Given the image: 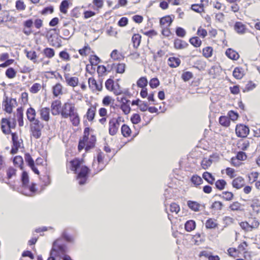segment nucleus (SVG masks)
<instances>
[{"label":"nucleus","instance_id":"obj_11","mask_svg":"<svg viewBox=\"0 0 260 260\" xmlns=\"http://www.w3.org/2000/svg\"><path fill=\"white\" fill-rule=\"evenodd\" d=\"M103 158V154L100 153L97 156V161L94 160L93 162L92 167L96 173L102 171L104 168Z\"/></svg>","mask_w":260,"mask_h":260},{"label":"nucleus","instance_id":"obj_22","mask_svg":"<svg viewBox=\"0 0 260 260\" xmlns=\"http://www.w3.org/2000/svg\"><path fill=\"white\" fill-rule=\"evenodd\" d=\"M180 63L181 60L179 58L171 57L168 59V64L171 68H176L180 65Z\"/></svg>","mask_w":260,"mask_h":260},{"label":"nucleus","instance_id":"obj_4","mask_svg":"<svg viewBox=\"0 0 260 260\" xmlns=\"http://www.w3.org/2000/svg\"><path fill=\"white\" fill-rule=\"evenodd\" d=\"M16 124V121L14 118L9 119L3 118L1 120V129L5 134L11 133V129L14 128Z\"/></svg>","mask_w":260,"mask_h":260},{"label":"nucleus","instance_id":"obj_47","mask_svg":"<svg viewBox=\"0 0 260 260\" xmlns=\"http://www.w3.org/2000/svg\"><path fill=\"white\" fill-rule=\"evenodd\" d=\"M16 74L15 71L12 68H8L6 71V76L10 79L14 78L16 76Z\"/></svg>","mask_w":260,"mask_h":260},{"label":"nucleus","instance_id":"obj_54","mask_svg":"<svg viewBox=\"0 0 260 260\" xmlns=\"http://www.w3.org/2000/svg\"><path fill=\"white\" fill-rule=\"evenodd\" d=\"M62 237L68 242L73 243L74 241V238L72 236L68 235L66 231L62 234Z\"/></svg>","mask_w":260,"mask_h":260},{"label":"nucleus","instance_id":"obj_31","mask_svg":"<svg viewBox=\"0 0 260 260\" xmlns=\"http://www.w3.org/2000/svg\"><path fill=\"white\" fill-rule=\"evenodd\" d=\"M203 178L210 184H213L215 181L214 177L208 172H205L203 174Z\"/></svg>","mask_w":260,"mask_h":260},{"label":"nucleus","instance_id":"obj_35","mask_svg":"<svg viewBox=\"0 0 260 260\" xmlns=\"http://www.w3.org/2000/svg\"><path fill=\"white\" fill-rule=\"evenodd\" d=\"M62 87L60 83H57L53 87V93L55 96H57L62 93Z\"/></svg>","mask_w":260,"mask_h":260},{"label":"nucleus","instance_id":"obj_28","mask_svg":"<svg viewBox=\"0 0 260 260\" xmlns=\"http://www.w3.org/2000/svg\"><path fill=\"white\" fill-rule=\"evenodd\" d=\"M188 207L192 211L198 212L200 211L201 205L197 202L188 201L187 202Z\"/></svg>","mask_w":260,"mask_h":260},{"label":"nucleus","instance_id":"obj_50","mask_svg":"<svg viewBox=\"0 0 260 260\" xmlns=\"http://www.w3.org/2000/svg\"><path fill=\"white\" fill-rule=\"evenodd\" d=\"M26 6L22 0L17 1L16 2V8L19 11H23L25 9Z\"/></svg>","mask_w":260,"mask_h":260},{"label":"nucleus","instance_id":"obj_55","mask_svg":"<svg viewBox=\"0 0 260 260\" xmlns=\"http://www.w3.org/2000/svg\"><path fill=\"white\" fill-rule=\"evenodd\" d=\"M193 77V75L191 72H185L182 74V79L185 82L188 81Z\"/></svg>","mask_w":260,"mask_h":260},{"label":"nucleus","instance_id":"obj_43","mask_svg":"<svg viewBox=\"0 0 260 260\" xmlns=\"http://www.w3.org/2000/svg\"><path fill=\"white\" fill-rule=\"evenodd\" d=\"M43 53L47 57L49 58L53 57L55 54L54 50L50 48H46L44 49Z\"/></svg>","mask_w":260,"mask_h":260},{"label":"nucleus","instance_id":"obj_52","mask_svg":"<svg viewBox=\"0 0 260 260\" xmlns=\"http://www.w3.org/2000/svg\"><path fill=\"white\" fill-rule=\"evenodd\" d=\"M41 88V85L39 83H36L30 87L29 90L32 93H37Z\"/></svg>","mask_w":260,"mask_h":260},{"label":"nucleus","instance_id":"obj_9","mask_svg":"<svg viewBox=\"0 0 260 260\" xmlns=\"http://www.w3.org/2000/svg\"><path fill=\"white\" fill-rule=\"evenodd\" d=\"M76 109L74 104L70 103H66L62 107L60 114L62 118H68L69 117L68 115H71L72 112H73Z\"/></svg>","mask_w":260,"mask_h":260},{"label":"nucleus","instance_id":"obj_60","mask_svg":"<svg viewBox=\"0 0 260 260\" xmlns=\"http://www.w3.org/2000/svg\"><path fill=\"white\" fill-rule=\"evenodd\" d=\"M240 225L241 228L245 231H251V228H250V225L247 222H241L240 223Z\"/></svg>","mask_w":260,"mask_h":260},{"label":"nucleus","instance_id":"obj_1","mask_svg":"<svg viewBox=\"0 0 260 260\" xmlns=\"http://www.w3.org/2000/svg\"><path fill=\"white\" fill-rule=\"evenodd\" d=\"M67 252V247L62 243L61 239H58L54 242L50 252V257L47 260H55V256L59 253H64Z\"/></svg>","mask_w":260,"mask_h":260},{"label":"nucleus","instance_id":"obj_12","mask_svg":"<svg viewBox=\"0 0 260 260\" xmlns=\"http://www.w3.org/2000/svg\"><path fill=\"white\" fill-rule=\"evenodd\" d=\"M249 132L248 127L243 124L238 125L236 127V133L239 137L245 138L247 137Z\"/></svg>","mask_w":260,"mask_h":260},{"label":"nucleus","instance_id":"obj_6","mask_svg":"<svg viewBox=\"0 0 260 260\" xmlns=\"http://www.w3.org/2000/svg\"><path fill=\"white\" fill-rule=\"evenodd\" d=\"M95 141V137L93 135H91L90 136V140L89 141L84 140L83 139L82 140H80L78 145V149L79 150H81L85 148L86 151H88L94 146Z\"/></svg>","mask_w":260,"mask_h":260},{"label":"nucleus","instance_id":"obj_39","mask_svg":"<svg viewBox=\"0 0 260 260\" xmlns=\"http://www.w3.org/2000/svg\"><path fill=\"white\" fill-rule=\"evenodd\" d=\"M189 42L195 47H200L202 44L201 40L198 37H192L190 38L189 39Z\"/></svg>","mask_w":260,"mask_h":260},{"label":"nucleus","instance_id":"obj_10","mask_svg":"<svg viewBox=\"0 0 260 260\" xmlns=\"http://www.w3.org/2000/svg\"><path fill=\"white\" fill-rule=\"evenodd\" d=\"M12 140L13 141V146L11 150V153L14 154L17 152V151L21 147L22 140L19 139L16 133L12 134Z\"/></svg>","mask_w":260,"mask_h":260},{"label":"nucleus","instance_id":"obj_16","mask_svg":"<svg viewBox=\"0 0 260 260\" xmlns=\"http://www.w3.org/2000/svg\"><path fill=\"white\" fill-rule=\"evenodd\" d=\"M64 78L68 85L75 87L78 84V78L76 77H70L69 74H65Z\"/></svg>","mask_w":260,"mask_h":260},{"label":"nucleus","instance_id":"obj_7","mask_svg":"<svg viewBox=\"0 0 260 260\" xmlns=\"http://www.w3.org/2000/svg\"><path fill=\"white\" fill-rule=\"evenodd\" d=\"M2 105L6 112L11 113L13 109L17 106V101L15 99L9 98L6 96L3 102Z\"/></svg>","mask_w":260,"mask_h":260},{"label":"nucleus","instance_id":"obj_32","mask_svg":"<svg viewBox=\"0 0 260 260\" xmlns=\"http://www.w3.org/2000/svg\"><path fill=\"white\" fill-rule=\"evenodd\" d=\"M233 75L235 78L240 79L244 75V71L242 68L237 67L234 69Z\"/></svg>","mask_w":260,"mask_h":260},{"label":"nucleus","instance_id":"obj_61","mask_svg":"<svg viewBox=\"0 0 260 260\" xmlns=\"http://www.w3.org/2000/svg\"><path fill=\"white\" fill-rule=\"evenodd\" d=\"M149 85L152 88H156L159 85V81L156 78H153L150 81Z\"/></svg>","mask_w":260,"mask_h":260},{"label":"nucleus","instance_id":"obj_19","mask_svg":"<svg viewBox=\"0 0 260 260\" xmlns=\"http://www.w3.org/2000/svg\"><path fill=\"white\" fill-rule=\"evenodd\" d=\"M245 184L244 179L242 177H238L234 179L232 181V186L236 189L242 188Z\"/></svg>","mask_w":260,"mask_h":260},{"label":"nucleus","instance_id":"obj_2","mask_svg":"<svg viewBox=\"0 0 260 260\" xmlns=\"http://www.w3.org/2000/svg\"><path fill=\"white\" fill-rule=\"evenodd\" d=\"M21 181L24 189L22 193L27 196H31L36 191V184L32 183L30 186H28L29 177L27 173L24 171L21 175Z\"/></svg>","mask_w":260,"mask_h":260},{"label":"nucleus","instance_id":"obj_21","mask_svg":"<svg viewBox=\"0 0 260 260\" xmlns=\"http://www.w3.org/2000/svg\"><path fill=\"white\" fill-rule=\"evenodd\" d=\"M218 196L226 201H231L234 197L233 192L228 191H223L221 194H219Z\"/></svg>","mask_w":260,"mask_h":260},{"label":"nucleus","instance_id":"obj_5","mask_svg":"<svg viewBox=\"0 0 260 260\" xmlns=\"http://www.w3.org/2000/svg\"><path fill=\"white\" fill-rule=\"evenodd\" d=\"M123 120L121 117L113 118L109 121V133L111 136H114L118 132L120 124Z\"/></svg>","mask_w":260,"mask_h":260},{"label":"nucleus","instance_id":"obj_25","mask_svg":"<svg viewBox=\"0 0 260 260\" xmlns=\"http://www.w3.org/2000/svg\"><path fill=\"white\" fill-rule=\"evenodd\" d=\"M16 117L17 118L19 125L20 126H22L23 125V112L22 107L17 108Z\"/></svg>","mask_w":260,"mask_h":260},{"label":"nucleus","instance_id":"obj_62","mask_svg":"<svg viewBox=\"0 0 260 260\" xmlns=\"http://www.w3.org/2000/svg\"><path fill=\"white\" fill-rule=\"evenodd\" d=\"M197 35L203 38H204L207 36V32L206 29L203 28L201 26H200L198 29Z\"/></svg>","mask_w":260,"mask_h":260},{"label":"nucleus","instance_id":"obj_14","mask_svg":"<svg viewBox=\"0 0 260 260\" xmlns=\"http://www.w3.org/2000/svg\"><path fill=\"white\" fill-rule=\"evenodd\" d=\"M61 107V102L59 100H55L52 102L51 108V112L53 115H59L61 111L60 108Z\"/></svg>","mask_w":260,"mask_h":260},{"label":"nucleus","instance_id":"obj_56","mask_svg":"<svg viewBox=\"0 0 260 260\" xmlns=\"http://www.w3.org/2000/svg\"><path fill=\"white\" fill-rule=\"evenodd\" d=\"M24 159L25 161L27 163L28 165L30 166H32L34 165V161L32 158L31 155L29 153H26L24 156Z\"/></svg>","mask_w":260,"mask_h":260},{"label":"nucleus","instance_id":"obj_51","mask_svg":"<svg viewBox=\"0 0 260 260\" xmlns=\"http://www.w3.org/2000/svg\"><path fill=\"white\" fill-rule=\"evenodd\" d=\"M147 80L145 77H141L137 81V85L140 87L144 88L147 85Z\"/></svg>","mask_w":260,"mask_h":260},{"label":"nucleus","instance_id":"obj_8","mask_svg":"<svg viewBox=\"0 0 260 260\" xmlns=\"http://www.w3.org/2000/svg\"><path fill=\"white\" fill-rule=\"evenodd\" d=\"M89 172V169L87 167L82 166L81 167L80 172L77 176V179L80 185H83L86 183Z\"/></svg>","mask_w":260,"mask_h":260},{"label":"nucleus","instance_id":"obj_23","mask_svg":"<svg viewBox=\"0 0 260 260\" xmlns=\"http://www.w3.org/2000/svg\"><path fill=\"white\" fill-rule=\"evenodd\" d=\"M188 44L184 41L176 39L174 41V47L177 49H183L186 48Z\"/></svg>","mask_w":260,"mask_h":260},{"label":"nucleus","instance_id":"obj_20","mask_svg":"<svg viewBox=\"0 0 260 260\" xmlns=\"http://www.w3.org/2000/svg\"><path fill=\"white\" fill-rule=\"evenodd\" d=\"M26 114L27 119L30 122L38 119L36 118V112L35 110L32 107H30L27 109Z\"/></svg>","mask_w":260,"mask_h":260},{"label":"nucleus","instance_id":"obj_41","mask_svg":"<svg viewBox=\"0 0 260 260\" xmlns=\"http://www.w3.org/2000/svg\"><path fill=\"white\" fill-rule=\"evenodd\" d=\"M121 133L124 137H127L130 136L131 130L127 125L123 124L121 126Z\"/></svg>","mask_w":260,"mask_h":260},{"label":"nucleus","instance_id":"obj_58","mask_svg":"<svg viewBox=\"0 0 260 260\" xmlns=\"http://www.w3.org/2000/svg\"><path fill=\"white\" fill-rule=\"evenodd\" d=\"M176 35L179 37L183 38L186 35V31L181 27H178L176 29Z\"/></svg>","mask_w":260,"mask_h":260},{"label":"nucleus","instance_id":"obj_63","mask_svg":"<svg viewBox=\"0 0 260 260\" xmlns=\"http://www.w3.org/2000/svg\"><path fill=\"white\" fill-rule=\"evenodd\" d=\"M131 120L133 124H138L141 121V118L138 114H134L132 116Z\"/></svg>","mask_w":260,"mask_h":260},{"label":"nucleus","instance_id":"obj_29","mask_svg":"<svg viewBox=\"0 0 260 260\" xmlns=\"http://www.w3.org/2000/svg\"><path fill=\"white\" fill-rule=\"evenodd\" d=\"M234 28L238 34H243L245 32V26L242 22H237L235 24Z\"/></svg>","mask_w":260,"mask_h":260},{"label":"nucleus","instance_id":"obj_30","mask_svg":"<svg viewBox=\"0 0 260 260\" xmlns=\"http://www.w3.org/2000/svg\"><path fill=\"white\" fill-rule=\"evenodd\" d=\"M218 223L216 220L214 218H209L205 223V226L208 229H214L217 227Z\"/></svg>","mask_w":260,"mask_h":260},{"label":"nucleus","instance_id":"obj_27","mask_svg":"<svg viewBox=\"0 0 260 260\" xmlns=\"http://www.w3.org/2000/svg\"><path fill=\"white\" fill-rule=\"evenodd\" d=\"M225 54L229 58L233 60H237L239 57L238 53L231 48H229L226 50Z\"/></svg>","mask_w":260,"mask_h":260},{"label":"nucleus","instance_id":"obj_49","mask_svg":"<svg viewBox=\"0 0 260 260\" xmlns=\"http://www.w3.org/2000/svg\"><path fill=\"white\" fill-rule=\"evenodd\" d=\"M191 181L192 183L196 186L201 184L203 182V180L201 177L197 175H193L191 177Z\"/></svg>","mask_w":260,"mask_h":260},{"label":"nucleus","instance_id":"obj_46","mask_svg":"<svg viewBox=\"0 0 260 260\" xmlns=\"http://www.w3.org/2000/svg\"><path fill=\"white\" fill-rule=\"evenodd\" d=\"M212 51L213 49L211 47H207L203 49V54L205 57L208 58L212 56Z\"/></svg>","mask_w":260,"mask_h":260},{"label":"nucleus","instance_id":"obj_18","mask_svg":"<svg viewBox=\"0 0 260 260\" xmlns=\"http://www.w3.org/2000/svg\"><path fill=\"white\" fill-rule=\"evenodd\" d=\"M69 117L70 118V120L72 123V124L75 126H77L80 123V118L77 113V109L74 111L71 115H68Z\"/></svg>","mask_w":260,"mask_h":260},{"label":"nucleus","instance_id":"obj_42","mask_svg":"<svg viewBox=\"0 0 260 260\" xmlns=\"http://www.w3.org/2000/svg\"><path fill=\"white\" fill-rule=\"evenodd\" d=\"M226 184V181L223 179H219L215 183L216 187L220 190L224 188Z\"/></svg>","mask_w":260,"mask_h":260},{"label":"nucleus","instance_id":"obj_13","mask_svg":"<svg viewBox=\"0 0 260 260\" xmlns=\"http://www.w3.org/2000/svg\"><path fill=\"white\" fill-rule=\"evenodd\" d=\"M88 85L89 88L93 90L101 91L103 88L102 82H97L93 78L88 79Z\"/></svg>","mask_w":260,"mask_h":260},{"label":"nucleus","instance_id":"obj_37","mask_svg":"<svg viewBox=\"0 0 260 260\" xmlns=\"http://www.w3.org/2000/svg\"><path fill=\"white\" fill-rule=\"evenodd\" d=\"M95 108L94 107H90L88 109L86 113L87 118L89 121H92L95 116Z\"/></svg>","mask_w":260,"mask_h":260},{"label":"nucleus","instance_id":"obj_44","mask_svg":"<svg viewBox=\"0 0 260 260\" xmlns=\"http://www.w3.org/2000/svg\"><path fill=\"white\" fill-rule=\"evenodd\" d=\"M223 205L220 201H215L211 205V209L215 210H221L223 208Z\"/></svg>","mask_w":260,"mask_h":260},{"label":"nucleus","instance_id":"obj_36","mask_svg":"<svg viewBox=\"0 0 260 260\" xmlns=\"http://www.w3.org/2000/svg\"><path fill=\"white\" fill-rule=\"evenodd\" d=\"M241 204L238 201L234 202L231 204L229 208L232 211H238L241 210Z\"/></svg>","mask_w":260,"mask_h":260},{"label":"nucleus","instance_id":"obj_15","mask_svg":"<svg viewBox=\"0 0 260 260\" xmlns=\"http://www.w3.org/2000/svg\"><path fill=\"white\" fill-rule=\"evenodd\" d=\"M41 118L45 121H48L50 119V109L49 108H42L39 111Z\"/></svg>","mask_w":260,"mask_h":260},{"label":"nucleus","instance_id":"obj_59","mask_svg":"<svg viewBox=\"0 0 260 260\" xmlns=\"http://www.w3.org/2000/svg\"><path fill=\"white\" fill-rule=\"evenodd\" d=\"M89 61L92 65L96 66L100 61V59L96 55H91Z\"/></svg>","mask_w":260,"mask_h":260},{"label":"nucleus","instance_id":"obj_17","mask_svg":"<svg viewBox=\"0 0 260 260\" xmlns=\"http://www.w3.org/2000/svg\"><path fill=\"white\" fill-rule=\"evenodd\" d=\"M173 22L170 16H166L160 19L159 22L161 28L169 27Z\"/></svg>","mask_w":260,"mask_h":260},{"label":"nucleus","instance_id":"obj_57","mask_svg":"<svg viewBox=\"0 0 260 260\" xmlns=\"http://www.w3.org/2000/svg\"><path fill=\"white\" fill-rule=\"evenodd\" d=\"M170 210L171 212H175L177 214L180 211V207L178 205L173 203L171 204L170 205Z\"/></svg>","mask_w":260,"mask_h":260},{"label":"nucleus","instance_id":"obj_26","mask_svg":"<svg viewBox=\"0 0 260 260\" xmlns=\"http://www.w3.org/2000/svg\"><path fill=\"white\" fill-rule=\"evenodd\" d=\"M81 165L80 161L78 159H74L69 162V167L71 170L76 173L77 170Z\"/></svg>","mask_w":260,"mask_h":260},{"label":"nucleus","instance_id":"obj_38","mask_svg":"<svg viewBox=\"0 0 260 260\" xmlns=\"http://www.w3.org/2000/svg\"><path fill=\"white\" fill-rule=\"evenodd\" d=\"M68 8V1L67 0H63L62 1L59 6L60 11L63 14H66L67 13V10Z\"/></svg>","mask_w":260,"mask_h":260},{"label":"nucleus","instance_id":"obj_24","mask_svg":"<svg viewBox=\"0 0 260 260\" xmlns=\"http://www.w3.org/2000/svg\"><path fill=\"white\" fill-rule=\"evenodd\" d=\"M213 156H210L208 158H204L201 162V166L203 169L206 170L211 166L213 162Z\"/></svg>","mask_w":260,"mask_h":260},{"label":"nucleus","instance_id":"obj_40","mask_svg":"<svg viewBox=\"0 0 260 260\" xmlns=\"http://www.w3.org/2000/svg\"><path fill=\"white\" fill-rule=\"evenodd\" d=\"M114 67L116 68V72L118 73H123L125 71V65L124 63H118L117 64L113 63L112 68Z\"/></svg>","mask_w":260,"mask_h":260},{"label":"nucleus","instance_id":"obj_48","mask_svg":"<svg viewBox=\"0 0 260 260\" xmlns=\"http://www.w3.org/2000/svg\"><path fill=\"white\" fill-rule=\"evenodd\" d=\"M219 123L224 126L229 125L230 121L229 118L226 116H221L219 119Z\"/></svg>","mask_w":260,"mask_h":260},{"label":"nucleus","instance_id":"obj_45","mask_svg":"<svg viewBox=\"0 0 260 260\" xmlns=\"http://www.w3.org/2000/svg\"><path fill=\"white\" fill-rule=\"evenodd\" d=\"M91 48L88 45H85L82 49L79 50V53L81 55L86 56L89 54Z\"/></svg>","mask_w":260,"mask_h":260},{"label":"nucleus","instance_id":"obj_64","mask_svg":"<svg viewBox=\"0 0 260 260\" xmlns=\"http://www.w3.org/2000/svg\"><path fill=\"white\" fill-rule=\"evenodd\" d=\"M16 174V170L13 168H9L7 171V175L8 179H11Z\"/></svg>","mask_w":260,"mask_h":260},{"label":"nucleus","instance_id":"obj_53","mask_svg":"<svg viewBox=\"0 0 260 260\" xmlns=\"http://www.w3.org/2000/svg\"><path fill=\"white\" fill-rule=\"evenodd\" d=\"M26 56L28 58L35 62V60L37 58V53L35 51H26Z\"/></svg>","mask_w":260,"mask_h":260},{"label":"nucleus","instance_id":"obj_3","mask_svg":"<svg viewBox=\"0 0 260 260\" xmlns=\"http://www.w3.org/2000/svg\"><path fill=\"white\" fill-rule=\"evenodd\" d=\"M44 126L43 123L39 119L30 122L31 135L36 139H39L41 137Z\"/></svg>","mask_w":260,"mask_h":260},{"label":"nucleus","instance_id":"obj_34","mask_svg":"<svg viewBox=\"0 0 260 260\" xmlns=\"http://www.w3.org/2000/svg\"><path fill=\"white\" fill-rule=\"evenodd\" d=\"M196 228V222L192 220H190L185 224V229L187 232H191L193 230Z\"/></svg>","mask_w":260,"mask_h":260},{"label":"nucleus","instance_id":"obj_33","mask_svg":"<svg viewBox=\"0 0 260 260\" xmlns=\"http://www.w3.org/2000/svg\"><path fill=\"white\" fill-rule=\"evenodd\" d=\"M141 36L139 34H135L132 37V42L133 46L135 48H137L141 43Z\"/></svg>","mask_w":260,"mask_h":260}]
</instances>
